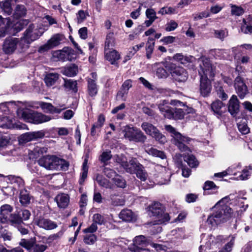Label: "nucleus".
Masks as SVG:
<instances>
[{"instance_id": "f257e3e1", "label": "nucleus", "mask_w": 252, "mask_h": 252, "mask_svg": "<svg viewBox=\"0 0 252 252\" xmlns=\"http://www.w3.org/2000/svg\"><path fill=\"white\" fill-rule=\"evenodd\" d=\"M226 198H223L219 201L213 207L214 212L207 219V222L212 226L223 223L231 217L232 209L223 204Z\"/></svg>"}, {"instance_id": "f03ea898", "label": "nucleus", "mask_w": 252, "mask_h": 252, "mask_svg": "<svg viewBox=\"0 0 252 252\" xmlns=\"http://www.w3.org/2000/svg\"><path fill=\"white\" fill-rule=\"evenodd\" d=\"M165 128L167 131L171 133L173 143L177 146L181 152H191L188 146L191 140L190 138L183 136L171 125L165 126Z\"/></svg>"}, {"instance_id": "7ed1b4c3", "label": "nucleus", "mask_w": 252, "mask_h": 252, "mask_svg": "<svg viewBox=\"0 0 252 252\" xmlns=\"http://www.w3.org/2000/svg\"><path fill=\"white\" fill-rule=\"evenodd\" d=\"M31 216L30 211L27 209H23L20 211H16L10 215L7 219L6 223L16 227L24 223L23 221L29 220Z\"/></svg>"}, {"instance_id": "20e7f679", "label": "nucleus", "mask_w": 252, "mask_h": 252, "mask_svg": "<svg viewBox=\"0 0 252 252\" xmlns=\"http://www.w3.org/2000/svg\"><path fill=\"white\" fill-rule=\"evenodd\" d=\"M199 64L198 73L200 77L212 78L215 75V68L212 65L210 60L204 56L197 60Z\"/></svg>"}, {"instance_id": "39448f33", "label": "nucleus", "mask_w": 252, "mask_h": 252, "mask_svg": "<svg viewBox=\"0 0 252 252\" xmlns=\"http://www.w3.org/2000/svg\"><path fill=\"white\" fill-rule=\"evenodd\" d=\"M74 51L70 47H64L62 50L52 52L51 60L53 62L71 61L75 58Z\"/></svg>"}, {"instance_id": "423d86ee", "label": "nucleus", "mask_w": 252, "mask_h": 252, "mask_svg": "<svg viewBox=\"0 0 252 252\" xmlns=\"http://www.w3.org/2000/svg\"><path fill=\"white\" fill-rule=\"evenodd\" d=\"M69 163L64 159L60 158L56 156L48 155V170L61 169L66 171Z\"/></svg>"}, {"instance_id": "0eeeda50", "label": "nucleus", "mask_w": 252, "mask_h": 252, "mask_svg": "<svg viewBox=\"0 0 252 252\" xmlns=\"http://www.w3.org/2000/svg\"><path fill=\"white\" fill-rule=\"evenodd\" d=\"M19 245L27 249L29 252H43L46 249L44 245L36 244L34 238L30 239H22L19 242Z\"/></svg>"}, {"instance_id": "6e6552de", "label": "nucleus", "mask_w": 252, "mask_h": 252, "mask_svg": "<svg viewBox=\"0 0 252 252\" xmlns=\"http://www.w3.org/2000/svg\"><path fill=\"white\" fill-rule=\"evenodd\" d=\"M141 127L147 134L154 137L159 143L163 144L166 141L165 137L152 124L144 122L142 124Z\"/></svg>"}, {"instance_id": "1a4fd4ad", "label": "nucleus", "mask_w": 252, "mask_h": 252, "mask_svg": "<svg viewBox=\"0 0 252 252\" xmlns=\"http://www.w3.org/2000/svg\"><path fill=\"white\" fill-rule=\"evenodd\" d=\"M43 33V31L34 29L33 25L29 26L24 33V36L21 38V40H25L27 43H30L31 42L36 40L39 36H41Z\"/></svg>"}, {"instance_id": "9d476101", "label": "nucleus", "mask_w": 252, "mask_h": 252, "mask_svg": "<svg viewBox=\"0 0 252 252\" xmlns=\"http://www.w3.org/2000/svg\"><path fill=\"white\" fill-rule=\"evenodd\" d=\"M8 111V108L5 104H0V127L2 128L14 127V120L3 116V114H7Z\"/></svg>"}, {"instance_id": "9b49d317", "label": "nucleus", "mask_w": 252, "mask_h": 252, "mask_svg": "<svg viewBox=\"0 0 252 252\" xmlns=\"http://www.w3.org/2000/svg\"><path fill=\"white\" fill-rule=\"evenodd\" d=\"M19 38L8 37L6 38L3 43L2 50L6 54H11L13 53L17 47L19 43Z\"/></svg>"}, {"instance_id": "f8f14e48", "label": "nucleus", "mask_w": 252, "mask_h": 252, "mask_svg": "<svg viewBox=\"0 0 252 252\" xmlns=\"http://www.w3.org/2000/svg\"><path fill=\"white\" fill-rule=\"evenodd\" d=\"M234 88L236 94L241 99L249 94L248 87L242 78L237 76L234 80Z\"/></svg>"}, {"instance_id": "ddd939ff", "label": "nucleus", "mask_w": 252, "mask_h": 252, "mask_svg": "<svg viewBox=\"0 0 252 252\" xmlns=\"http://www.w3.org/2000/svg\"><path fill=\"white\" fill-rule=\"evenodd\" d=\"M131 165H132L133 172H135L136 176L142 181H145L147 177L148 174L144 169L143 166L135 158H132L131 161Z\"/></svg>"}, {"instance_id": "4468645a", "label": "nucleus", "mask_w": 252, "mask_h": 252, "mask_svg": "<svg viewBox=\"0 0 252 252\" xmlns=\"http://www.w3.org/2000/svg\"><path fill=\"white\" fill-rule=\"evenodd\" d=\"M147 242V239L143 235L136 236L133 240V245L129 247V249L133 252H144L147 251L143 249Z\"/></svg>"}, {"instance_id": "2eb2a0df", "label": "nucleus", "mask_w": 252, "mask_h": 252, "mask_svg": "<svg viewBox=\"0 0 252 252\" xmlns=\"http://www.w3.org/2000/svg\"><path fill=\"white\" fill-rule=\"evenodd\" d=\"M158 108L165 118L172 119L174 117L173 112L174 108L169 105V103L167 100H163L161 101L158 105Z\"/></svg>"}, {"instance_id": "dca6fc26", "label": "nucleus", "mask_w": 252, "mask_h": 252, "mask_svg": "<svg viewBox=\"0 0 252 252\" xmlns=\"http://www.w3.org/2000/svg\"><path fill=\"white\" fill-rule=\"evenodd\" d=\"M209 79V78L200 77V93L203 97L209 96L212 90V85Z\"/></svg>"}, {"instance_id": "f3484780", "label": "nucleus", "mask_w": 252, "mask_h": 252, "mask_svg": "<svg viewBox=\"0 0 252 252\" xmlns=\"http://www.w3.org/2000/svg\"><path fill=\"white\" fill-rule=\"evenodd\" d=\"M44 134L41 131L36 132H27L22 134L19 137V142L21 143H26L32 140L40 138L44 136Z\"/></svg>"}, {"instance_id": "a211bd4d", "label": "nucleus", "mask_w": 252, "mask_h": 252, "mask_svg": "<svg viewBox=\"0 0 252 252\" xmlns=\"http://www.w3.org/2000/svg\"><path fill=\"white\" fill-rule=\"evenodd\" d=\"M240 102L235 95H233L229 100L228 111L233 117L237 116L239 112Z\"/></svg>"}, {"instance_id": "6ab92c4d", "label": "nucleus", "mask_w": 252, "mask_h": 252, "mask_svg": "<svg viewBox=\"0 0 252 252\" xmlns=\"http://www.w3.org/2000/svg\"><path fill=\"white\" fill-rule=\"evenodd\" d=\"M22 117L26 120L29 119L30 118L32 120V122L34 124H40L47 121V117L41 113H33L31 114L30 116L27 111H24L22 113Z\"/></svg>"}, {"instance_id": "aec40b11", "label": "nucleus", "mask_w": 252, "mask_h": 252, "mask_svg": "<svg viewBox=\"0 0 252 252\" xmlns=\"http://www.w3.org/2000/svg\"><path fill=\"white\" fill-rule=\"evenodd\" d=\"M115 158L116 162L123 167L126 172L129 173H133V168L132 167V165H131L132 158L129 160V162H128L126 157L123 155L120 156L117 155Z\"/></svg>"}, {"instance_id": "412c9836", "label": "nucleus", "mask_w": 252, "mask_h": 252, "mask_svg": "<svg viewBox=\"0 0 252 252\" xmlns=\"http://www.w3.org/2000/svg\"><path fill=\"white\" fill-rule=\"evenodd\" d=\"M173 79L179 82H185L188 78L187 71L183 67H179L172 72Z\"/></svg>"}, {"instance_id": "4be33fe9", "label": "nucleus", "mask_w": 252, "mask_h": 252, "mask_svg": "<svg viewBox=\"0 0 252 252\" xmlns=\"http://www.w3.org/2000/svg\"><path fill=\"white\" fill-rule=\"evenodd\" d=\"M54 200L59 208L64 209L68 206L70 197L68 194L62 193L58 194Z\"/></svg>"}, {"instance_id": "5701e85b", "label": "nucleus", "mask_w": 252, "mask_h": 252, "mask_svg": "<svg viewBox=\"0 0 252 252\" xmlns=\"http://www.w3.org/2000/svg\"><path fill=\"white\" fill-rule=\"evenodd\" d=\"M64 36L60 33L54 34L50 39L48 40V49L56 47L64 42Z\"/></svg>"}, {"instance_id": "b1692460", "label": "nucleus", "mask_w": 252, "mask_h": 252, "mask_svg": "<svg viewBox=\"0 0 252 252\" xmlns=\"http://www.w3.org/2000/svg\"><path fill=\"white\" fill-rule=\"evenodd\" d=\"M211 109L214 114L220 116L225 112L226 108L224 104L220 100H216L211 104Z\"/></svg>"}, {"instance_id": "393cba45", "label": "nucleus", "mask_w": 252, "mask_h": 252, "mask_svg": "<svg viewBox=\"0 0 252 252\" xmlns=\"http://www.w3.org/2000/svg\"><path fill=\"white\" fill-rule=\"evenodd\" d=\"M163 210L164 207L159 202H154L149 206V211L152 213V216L158 218L162 217Z\"/></svg>"}, {"instance_id": "a878e982", "label": "nucleus", "mask_w": 252, "mask_h": 252, "mask_svg": "<svg viewBox=\"0 0 252 252\" xmlns=\"http://www.w3.org/2000/svg\"><path fill=\"white\" fill-rule=\"evenodd\" d=\"M13 210V207L10 205L5 204L1 205L0 207V217L6 221L12 214Z\"/></svg>"}, {"instance_id": "bb28decb", "label": "nucleus", "mask_w": 252, "mask_h": 252, "mask_svg": "<svg viewBox=\"0 0 252 252\" xmlns=\"http://www.w3.org/2000/svg\"><path fill=\"white\" fill-rule=\"evenodd\" d=\"M119 217L123 220L127 222L132 221L136 219L133 213L129 209L122 210L119 214Z\"/></svg>"}, {"instance_id": "cd10ccee", "label": "nucleus", "mask_w": 252, "mask_h": 252, "mask_svg": "<svg viewBox=\"0 0 252 252\" xmlns=\"http://www.w3.org/2000/svg\"><path fill=\"white\" fill-rule=\"evenodd\" d=\"M161 64H162L161 62L155 63L153 64V67L157 68L156 75L158 78H166L168 76L169 73L163 65L161 66Z\"/></svg>"}, {"instance_id": "c85d7f7f", "label": "nucleus", "mask_w": 252, "mask_h": 252, "mask_svg": "<svg viewBox=\"0 0 252 252\" xmlns=\"http://www.w3.org/2000/svg\"><path fill=\"white\" fill-rule=\"evenodd\" d=\"M192 111V108H185V109H180V108H174V112H173V116L174 117L172 119L174 120H181L183 119L184 117V116L186 114L190 113Z\"/></svg>"}, {"instance_id": "c756f323", "label": "nucleus", "mask_w": 252, "mask_h": 252, "mask_svg": "<svg viewBox=\"0 0 252 252\" xmlns=\"http://www.w3.org/2000/svg\"><path fill=\"white\" fill-rule=\"evenodd\" d=\"M19 199L20 202L22 206H27L30 204L31 196L26 189H23L21 190Z\"/></svg>"}, {"instance_id": "7c9ffc66", "label": "nucleus", "mask_w": 252, "mask_h": 252, "mask_svg": "<svg viewBox=\"0 0 252 252\" xmlns=\"http://www.w3.org/2000/svg\"><path fill=\"white\" fill-rule=\"evenodd\" d=\"M106 59L112 64H117V61L120 59V56L116 50H113L105 53Z\"/></svg>"}, {"instance_id": "2f4dec72", "label": "nucleus", "mask_w": 252, "mask_h": 252, "mask_svg": "<svg viewBox=\"0 0 252 252\" xmlns=\"http://www.w3.org/2000/svg\"><path fill=\"white\" fill-rule=\"evenodd\" d=\"M52 71V69L48 70V87L58 84L59 82L60 75Z\"/></svg>"}, {"instance_id": "473e14b6", "label": "nucleus", "mask_w": 252, "mask_h": 252, "mask_svg": "<svg viewBox=\"0 0 252 252\" xmlns=\"http://www.w3.org/2000/svg\"><path fill=\"white\" fill-rule=\"evenodd\" d=\"M0 7L4 13L8 15L11 14L12 11L11 0H2L0 1Z\"/></svg>"}, {"instance_id": "72a5a7b5", "label": "nucleus", "mask_w": 252, "mask_h": 252, "mask_svg": "<svg viewBox=\"0 0 252 252\" xmlns=\"http://www.w3.org/2000/svg\"><path fill=\"white\" fill-rule=\"evenodd\" d=\"M94 79H89L88 81V92L90 96H94L97 93L96 84Z\"/></svg>"}, {"instance_id": "f704fd0d", "label": "nucleus", "mask_w": 252, "mask_h": 252, "mask_svg": "<svg viewBox=\"0 0 252 252\" xmlns=\"http://www.w3.org/2000/svg\"><path fill=\"white\" fill-rule=\"evenodd\" d=\"M77 71V66L75 64H72L65 67L63 73L66 76L72 77L76 75Z\"/></svg>"}, {"instance_id": "c9c22d12", "label": "nucleus", "mask_w": 252, "mask_h": 252, "mask_svg": "<svg viewBox=\"0 0 252 252\" xmlns=\"http://www.w3.org/2000/svg\"><path fill=\"white\" fill-rule=\"evenodd\" d=\"M218 187L216 186L214 183L212 181H207L205 182L203 189L204 190V194H211L212 192L210 191L211 190H216L218 189Z\"/></svg>"}, {"instance_id": "e433bc0d", "label": "nucleus", "mask_w": 252, "mask_h": 252, "mask_svg": "<svg viewBox=\"0 0 252 252\" xmlns=\"http://www.w3.org/2000/svg\"><path fill=\"white\" fill-rule=\"evenodd\" d=\"M26 9L24 5H18L15 8L13 14L14 18L18 19L26 14Z\"/></svg>"}, {"instance_id": "4c0bfd02", "label": "nucleus", "mask_w": 252, "mask_h": 252, "mask_svg": "<svg viewBox=\"0 0 252 252\" xmlns=\"http://www.w3.org/2000/svg\"><path fill=\"white\" fill-rule=\"evenodd\" d=\"M28 21L27 20H20L15 24H13L12 22L11 28L13 29L14 32H18L21 31L25 26L28 24Z\"/></svg>"}, {"instance_id": "58836bf2", "label": "nucleus", "mask_w": 252, "mask_h": 252, "mask_svg": "<svg viewBox=\"0 0 252 252\" xmlns=\"http://www.w3.org/2000/svg\"><path fill=\"white\" fill-rule=\"evenodd\" d=\"M145 151L149 155L159 157L161 159H164L166 158V155L163 152L158 151L156 149L151 148L150 149H146Z\"/></svg>"}, {"instance_id": "ea45409f", "label": "nucleus", "mask_w": 252, "mask_h": 252, "mask_svg": "<svg viewBox=\"0 0 252 252\" xmlns=\"http://www.w3.org/2000/svg\"><path fill=\"white\" fill-rule=\"evenodd\" d=\"M146 136L139 129H137L131 141L135 142L144 143L146 140Z\"/></svg>"}, {"instance_id": "a19ab883", "label": "nucleus", "mask_w": 252, "mask_h": 252, "mask_svg": "<svg viewBox=\"0 0 252 252\" xmlns=\"http://www.w3.org/2000/svg\"><path fill=\"white\" fill-rule=\"evenodd\" d=\"M96 181L101 187L108 189L111 188V184L110 182L102 176L97 174L95 178Z\"/></svg>"}, {"instance_id": "79ce46f5", "label": "nucleus", "mask_w": 252, "mask_h": 252, "mask_svg": "<svg viewBox=\"0 0 252 252\" xmlns=\"http://www.w3.org/2000/svg\"><path fill=\"white\" fill-rule=\"evenodd\" d=\"M65 108L66 107L64 104L55 107L51 103H48V113L51 114H60L62 110Z\"/></svg>"}, {"instance_id": "37998d69", "label": "nucleus", "mask_w": 252, "mask_h": 252, "mask_svg": "<svg viewBox=\"0 0 252 252\" xmlns=\"http://www.w3.org/2000/svg\"><path fill=\"white\" fill-rule=\"evenodd\" d=\"M184 160L186 161L191 167H195L198 164V161L195 157L192 155H188L184 157Z\"/></svg>"}, {"instance_id": "c03bdc74", "label": "nucleus", "mask_w": 252, "mask_h": 252, "mask_svg": "<svg viewBox=\"0 0 252 252\" xmlns=\"http://www.w3.org/2000/svg\"><path fill=\"white\" fill-rule=\"evenodd\" d=\"M26 107L33 108H38L40 107L43 110H45L47 109V104L42 102H26Z\"/></svg>"}, {"instance_id": "a18cd8bd", "label": "nucleus", "mask_w": 252, "mask_h": 252, "mask_svg": "<svg viewBox=\"0 0 252 252\" xmlns=\"http://www.w3.org/2000/svg\"><path fill=\"white\" fill-rule=\"evenodd\" d=\"M82 170V172L81 175V177L79 179L80 184H83L85 180L87 177L88 167L87 166V161L86 159H85L83 162Z\"/></svg>"}, {"instance_id": "49530a36", "label": "nucleus", "mask_w": 252, "mask_h": 252, "mask_svg": "<svg viewBox=\"0 0 252 252\" xmlns=\"http://www.w3.org/2000/svg\"><path fill=\"white\" fill-rule=\"evenodd\" d=\"M238 128L242 134H248L250 132V128L248 126L246 120H242L237 124Z\"/></svg>"}, {"instance_id": "de8ad7c7", "label": "nucleus", "mask_w": 252, "mask_h": 252, "mask_svg": "<svg viewBox=\"0 0 252 252\" xmlns=\"http://www.w3.org/2000/svg\"><path fill=\"white\" fill-rule=\"evenodd\" d=\"M111 203L113 205L118 206L124 204L125 201L123 199L116 194H111L110 196Z\"/></svg>"}, {"instance_id": "09e8293b", "label": "nucleus", "mask_w": 252, "mask_h": 252, "mask_svg": "<svg viewBox=\"0 0 252 252\" xmlns=\"http://www.w3.org/2000/svg\"><path fill=\"white\" fill-rule=\"evenodd\" d=\"M8 178L11 184H16L19 187H23L24 185L23 180L19 176L9 175Z\"/></svg>"}, {"instance_id": "8fccbe9b", "label": "nucleus", "mask_w": 252, "mask_h": 252, "mask_svg": "<svg viewBox=\"0 0 252 252\" xmlns=\"http://www.w3.org/2000/svg\"><path fill=\"white\" fill-rule=\"evenodd\" d=\"M235 239L234 236H231L229 241L219 252H231L234 244Z\"/></svg>"}, {"instance_id": "3c124183", "label": "nucleus", "mask_w": 252, "mask_h": 252, "mask_svg": "<svg viewBox=\"0 0 252 252\" xmlns=\"http://www.w3.org/2000/svg\"><path fill=\"white\" fill-rule=\"evenodd\" d=\"M77 81L72 79L65 80L64 87L69 90H72L76 93L77 91Z\"/></svg>"}, {"instance_id": "603ef678", "label": "nucleus", "mask_w": 252, "mask_h": 252, "mask_svg": "<svg viewBox=\"0 0 252 252\" xmlns=\"http://www.w3.org/2000/svg\"><path fill=\"white\" fill-rule=\"evenodd\" d=\"M77 23L80 24L83 22L88 16H89L88 12L83 10H80L76 14Z\"/></svg>"}, {"instance_id": "864d4df0", "label": "nucleus", "mask_w": 252, "mask_h": 252, "mask_svg": "<svg viewBox=\"0 0 252 252\" xmlns=\"http://www.w3.org/2000/svg\"><path fill=\"white\" fill-rule=\"evenodd\" d=\"M93 222L95 223V224L102 225L104 224L105 220L103 215L100 214H95L93 217Z\"/></svg>"}, {"instance_id": "5fc2aeb1", "label": "nucleus", "mask_w": 252, "mask_h": 252, "mask_svg": "<svg viewBox=\"0 0 252 252\" xmlns=\"http://www.w3.org/2000/svg\"><path fill=\"white\" fill-rule=\"evenodd\" d=\"M97 237L94 234H86L84 238V243L88 245H93L96 241Z\"/></svg>"}, {"instance_id": "6e6d98bb", "label": "nucleus", "mask_w": 252, "mask_h": 252, "mask_svg": "<svg viewBox=\"0 0 252 252\" xmlns=\"http://www.w3.org/2000/svg\"><path fill=\"white\" fill-rule=\"evenodd\" d=\"M114 45V38L113 37L112 33H109L107 34L106 38V41L105 42V51L107 50L110 49V48L112 47Z\"/></svg>"}, {"instance_id": "4d7b16f0", "label": "nucleus", "mask_w": 252, "mask_h": 252, "mask_svg": "<svg viewBox=\"0 0 252 252\" xmlns=\"http://www.w3.org/2000/svg\"><path fill=\"white\" fill-rule=\"evenodd\" d=\"M115 184L119 188H125L126 186V182L123 178L118 175L113 178Z\"/></svg>"}, {"instance_id": "13d9d810", "label": "nucleus", "mask_w": 252, "mask_h": 252, "mask_svg": "<svg viewBox=\"0 0 252 252\" xmlns=\"http://www.w3.org/2000/svg\"><path fill=\"white\" fill-rule=\"evenodd\" d=\"M138 129L134 127H128L125 131V137L128 139L129 141L133 138V136Z\"/></svg>"}, {"instance_id": "bf43d9fd", "label": "nucleus", "mask_w": 252, "mask_h": 252, "mask_svg": "<svg viewBox=\"0 0 252 252\" xmlns=\"http://www.w3.org/2000/svg\"><path fill=\"white\" fill-rule=\"evenodd\" d=\"M163 66L165 67L167 70L168 71L170 72L171 74L172 75V72H173L176 69L177 67L175 64L169 62H161Z\"/></svg>"}, {"instance_id": "052dcab7", "label": "nucleus", "mask_w": 252, "mask_h": 252, "mask_svg": "<svg viewBox=\"0 0 252 252\" xmlns=\"http://www.w3.org/2000/svg\"><path fill=\"white\" fill-rule=\"evenodd\" d=\"M231 12L232 15L240 16L244 13V10L240 6L232 5L231 6Z\"/></svg>"}, {"instance_id": "680f3d73", "label": "nucleus", "mask_w": 252, "mask_h": 252, "mask_svg": "<svg viewBox=\"0 0 252 252\" xmlns=\"http://www.w3.org/2000/svg\"><path fill=\"white\" fill-rule=\"evenodd\" d=\"M10 138L5 135L0 136V148H5L9 145Z\"/></svg>"}, {"instance_id": "e2e57ef3", "label": "nucleus", "mask_w": 252, "mask_h": 252, "mask_svg": "<svg viewBox=\"0 0 252 252\" xmlns=\"http://www.w3.org/2000/svg\"><path fill=\"white\" fill-rule=\"evenodd\" d=\"M103 173L108 178L113 179L118 175L113 169L108 167L104 168Z\"/></svg>"}, {"instance_id": "0e129e2a", "label": "nucleus", "mask_w": 252, "mask_h": 252, "mask_svg": "<svg viewBox=\"0 0 252 252\" xmlns=\"http://www.w3.org/2000/svg\"><path fill=\"white\" fill-rule=\"evenodd\" d=\"M173 59L176 61L180 62L181 63H185L189 61V57L184 56L181 53H177L174 55Z\"/></svg>"}, {"instance_id": "69168bd1", "label": "nucleus", "mask_w": 252, "mask_h": 252, "mask_svg": "<svg viewBox=\"0 0 252 252\" xmlns=\"http://www.w3.org/2000/svg\"><path fill=\"white\" fill-rule=\"evenodd\" d=\"M214 36L215 37L222 40L227 36V32L225 30H215Z\"/></svg>"}, {"instance_id": "338daca9", "label": "nucleus", "mask_w": 252, "mask_h": 252, "mask_svg": "<svg viewBox=\"0 0 252 252\" xmlns=\"http://www.w3.org/2000/svg\"><path fill=\"white\" fill-rule=\"evenodd\" d=\"M0 237L3 238L4 241H10L12 238V233L5 230H2L0 231Z\"/></svg>"}, {"instance_id": "774afa93", "label": "nucleus", "mask_w": 252, "mask_h": 252, "mask_svg": "<svg viewBox=\"0 0 252 252\" xmlns=\"http://www.w3.org/2000/svg\"><path fill=\"white\" fill-rule=\"evenodd\" d=\"M111 155L110 152H104L102 153L100 157V160L101 162L106 163L111 158Z\"/></svg>"}]
</instances>
